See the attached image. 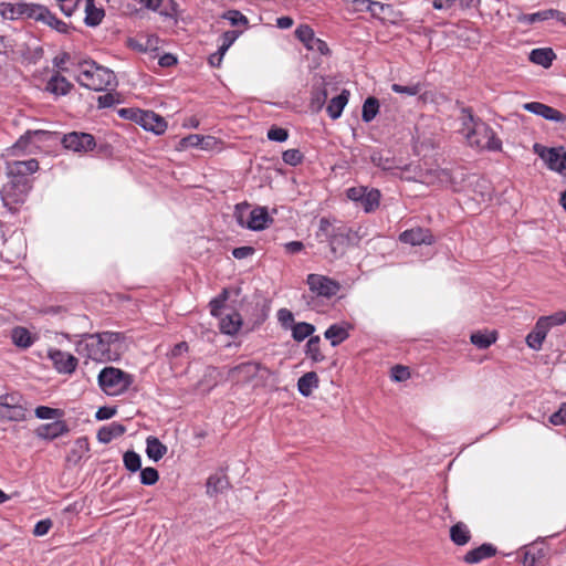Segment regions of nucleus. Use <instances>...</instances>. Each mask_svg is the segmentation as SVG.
<instances>
[{"mask_svg":"<svg viewBox=\"0 0 566 566\" xmlns=\"http://www.w3.org/2000/svg\"><path fill=\"white\" fill-rule=\"evenodd\" d=\"M23 399L18 392L0 396V418L8 421H22L25 419L27 409Z\"/></svg>","mask_w":566,"mask_h":566,"instance_id":"6e6552de","label":"nucleus"},{"mask_svg":"<svg viewBox=\"0 0 566 566\" xmlns=\"http://www.w3.org/2000/svg\"><path fill=\"white\" fill-rule=\"evenodd\" d=\"M12 342L18 347L28 348L33 344V337L31 333L24 327H15L12 329Z\"/></svg>","mask_w":566,"mask_h":566,"instance_id":"f704fd0d","label":"nucleus"},{"mask_svg":"<svg viewBox=\"0 0 566 566\" xmlns=\"http://www.w3.org/2000/svg\"><path fill=\"white\" fill-rule=\"evenodd\" d=\"M282 159L287 165L296 166L302 163L303 155L298 149H287L283 153Z\"/></svg>","mask_w":566,"mask_h":566,"instance_id":"864d4df0","label":"nucleus"},{"mask_svg":"<svg viewBox=\"0 0 566 566\" xmlns=\"http://www.w3.org/2000/svg\"><path fill=\"white\" fill-rule=\"evenodd\" d=\"M125 427L120 423L113 422L109 426L102 427L97 432V439L102 443H108L114 438L120 437L125 432Z\"/></svg>","mask_w":566,"mask_h":566,"instance_id":"bb28decb","label":"nucleus"},{"mask_svg":"<svg viewBox=\"0 0 566 566\" xmlns=\"http://www.w3.org/2000/svg\"><path fill=\"white\" fill-rule=\"evenodd\" d=\"M80 69L77 81L86 88L101 92L117 84L114 72L94 61H84L80 64Z\"/></svg>","mask_w":566,"mask_h":566,"instance_id":"7ed1b4c3","label":"nucleus"},{"mask_svg":"<svg viewBox=\"0 0 566 566\" xmlns=\"http://www.w3.org/2000/svg\"><path fill=\"white\" fill-rule=\"evenodd\" d=\"M124 335L103 332L85 335L76 343V353L96 361L117 360L124 348Z\"/></svg>","mask_w":566,"mask_h":566,"instance_id":"f257e3e1","label":"nucleus"},{"mask_svg":"<svg viewBox=\"0 0 566 566\" xmlns=\"http://www.w3.org/2000/svg\"><path fill=\"white\" fill-rule=\"evenodd\" d=\"M460 122L461 132L465 136V133H470L471 130H473L478 123H481L482 119L473 116L470 108L463 107L461 109Z\"/></svg>","mask_w":566,"mask_h":566,"instance_id":"e433bc0d","label":"nucleus"},{"mask_svg":"<svg viewBox=\"0 0 566 566\" xmlns=\"http://www.w3.org/2000/svg\"><path fill=\"white\" fill-rule=\"evenodd\" d=\"M88 451L87 440L82 438L75 441L74 448L70 451L66 457V461L76 464L82 457Z\"/></svg>","mask_w":566,"mask_h":566,"instance_id":"ea45409f","label":"nucleus"},{"mask_svg":"<svg viewBox=\"0 0 566 566\" xmlns=\"http://www.w3.org/2000/svg\"><path fill=\"white\" fill-rule=\"evenodd\" d=\"M159 479L158 471L154 468H145L140 472V481L145 485H153Z\"/></svg>","mask_w":566,"mask_h":566,"instance_id":"5fc2aeb1","label":"nucleus"},{"mask_svg":"<svg viewBox=\"0 0 566 566\" xmlns=\"http://www.w3.org/2000/svg\"><path fill=\"white\" fill-rule=\"evenodd\" d=\"M325 337L331 340L332 346H337L348 337V332L342 326L332 325L326 329Z\"/></svg>","mask_w":566,"mask_h":566,"instance_id":"a19ab883","label":"nucleus"},{"mask_svg":"<svg viewBox=\"0 0 566 566\" xmlns=\"http://www.w3.org/2000/svg\"><path fill=\"white\" fill-rule=\"evenodd\" d=\"M146 444V453L154 461H159L167 453V447L156 437H148Z\"/></svg>","mask_w":566,"mask_h":566,"instance_id":"c85d7f7f","label":"nucleus"},{"mask_svg":"<svg viewBox=\"0 0 566 566\" xmlns=\"http://www.w3.org/2000/svg\"><path fill=\"white\" fill-rule=\"evenodd\" d=\"M348 98L349 92L347 90H343L338 96L331 99L326 108L331 118L337 119L342 115L344 107L348 103Z\"/></svg>","mask_w":566,"mask_h":566,"instance_id":"a878e982","label":"nucleus"},{"mask_svg":"<svg viewBox=\"0 0 566 566\" xmlns=\"http://www.w3.org/2000/svg\"><path fill=\"white\" fill-rule=\"evenodd\" d=\"M133 114L134 122L139 124L146 130H150L159 135L167 128L165 118L151 111L133 112Z\"/></svg>","mask_w":566,"mask_h":566,"instance_id":"f8f14e48","label":"nucleus"},{"mask_svg":"<svg viewBox=\"0 0 566 566\" xmlns=\"http://www.w3.org/2000/svg\"><path fill=\"white\" fill-rule=\"evenodd\" d=\"M289 137L286 129L273 126L268 132V138L275 142H285Z\"/></svg>","mask_w":566,"mask_h":566,"instance_id":"4d7b16f0","label":"nucleus"},{"mask_svg":"<svg viewBox=\"0 0 566 566\" xmlns=\"http://www.w3.org/2000/svg\"><path fill=\"white\" fill-rule=\"evenodd\" d=\"M542 319H546V324L551 329L553 326L566 324V312L558 311L548 316H542Z\"/></svg>","mask_w":566,"mask_h":566,"instance_id":"6e6d98bb","label":"nucleus"},{"mask_svg":"<svg viewBox=\"0 0 566 566\" xmlns=\"http://www.w3.org/2000/svg\"><path fill=\"white\" fill-rule=\"evenodd\" d=\"M97 103L99 108H106L113 106L116 103H119V101L115 98L114 94L107 93L105 95L98 96Z\"/></svg>","mask_w":566,"mask_h":566,"instance_id":"338daca9","label":"nucleus"},{"mask_svg":"<svg viewBox=\"0 0 566 566\" xmlns=\"http://www.w3.org/2000/svg\"><path fill=\"white\" fill-rule=\"evenodd\" d=\"M523 108L547 120L556 123H564L566 120V116L562 112L539 102L525 103Z\"/></svg>","mask_w":566,"mask_h":566,"instance_id":"dca6fc26","label":"nucleus"},{"mask_svg":"<svg viewBox=\"0 0 566 566\" xmlns=\"http://www.w3.org/2000/svg\"><path fill=\"white\" fill-rule=\"evenodd\" d=\"M216 144H217V140L214 137L201 136V135H189L179 142L177 149L185 150L189 147H197L200 149H210Z\"/></svg>","mask_w":566,"mask_h":566,"instance_id":"aec40b11","label":"nucleus"},{"mask_svg":"<svg viewBox=\"0 0 566 566\" xmlns=\"http://www.w3.org/2000/svg\"><path fill=\"white\" fill-rule=\"evenodd\" d=\"M49 357L59 373L72 374L77 366V358L72 354L53 349L49 352Z\"/></svg>","mask_w":566,"mask_h":566,"instance_id":"f3484780","label":"nucleus"},{"mask_svg":"<svg viewBox=\"0 0 566 566\" xmlns=\"http://www.w3.org/2000/svg\"><path fill=\"white\" fill-rule=\"evenodd\" d=\"M328 97L327 90L325 88V84L322 83V86H317L312 92V98L310 103V107L314 112H318L322 109L326 99Z\"/></svg>","mask_w":566,"mask_h":566,"instance_id":"4c0bfd02","label":"nucleus"},{"mask_svg":"<svg viewBox=\"0 0 566 566\" xmlns=\"http://www.w3.org/2000/svg\"><path fill=\"white\" fill-rule=\"evenodd\" d=\"M242 324L241 316L238 313H232L222 317L220 321V329L228 335H234Z\"/></svg>","mask_w":566,"mask_h":566,"instance_id":"72a5a7b5","label":"nucleus"},{"mask_svg":"<svg viewBox=\"0 0 566 566\" xmlns=\"http://www.w3.org/2000/svg\"><path fill=\"white\" fill-rule=\"evenodd\" d=\"M62 144L66 149L85 153L95 147V139L91 134L73 132L64 135Z\"/></svg>","mask_w":566,"mask_h":566,"instance_id":"ddd939ff","label":"nucleus"},{"mask_svg":"<svg viewBox=\"0 0 566 566\" xmlns=\"http://www.w3.org/2000/svg\"><path fill=\"white\" fill-rule=\"evenodd\" d=\"M124 464L127 470L136 472L140 470V457L134 451H127L124 454Z\"/></svg>","mask_w":566,"mask_h":566,"instance_id":"603ef678","label":"nucleus"},{"mask_svg":"<svg viewBox=\"0 0 566 566\" xmlns=\"http://www.w3.org/2000/svg\"><path fill=\"white\" fill-rule=\"evenodd\" d=\"M554 59L555 53L549 48L535 49L530 53L531 62L542 65L543 67H549Z\"/></svg>","mask_w":566,"mask_h":566,"instance_id":"c756f323","label":"nucleus"},{"mask_svg":"<svg viewBox=\"0 0 566 566\" xmlns=\"http://www.w3.org/2000/svg\"><path fill=\"white\" fill-rule=\"evenodd\" d=\"M380 192L377 189H368L359 201L365 212H371L379 206Z\"/></svg>","mask_w":566,"mask_h":566,"instance_id":"58836bf2","label":"nucleus"},{"mask_svg":"<svg viewBox=\"0 0 566 566\" xmlns=\"http://www.w3.org/2000/svg\"><path fill=\"white\" fill-rule=\"evenodd\" d=\"M554 17H559V11L554 10V9H548V10H544V11L535 12V13H531V14L521 13L517 15L516 20L520 23L533 24L535 22L545 21V20H548Z\"/></svg>","mask_w":566,"mask_h":566,"instance_id":"cd10ccee","label":"nucleus"},{"mask_svg":"<svg viewBox=\"0 0 566 566\" xmlns=\"http://www.w3.org/2000/svg\"><path fill=\"white\" fill-rule=\"evenodd\" d=\"M295 35L307 50L318 51L322 54H327L329 52L327 44L321 39L315 38L312 28L306 24L297 27Z\"/></svg>","mask_w":566,"mask_h":566,"instance_id":"2eb2a0df","label":"nucleus"},{"mask_svg":"<svg viewBox=\"0 0 566 566\" xmlns=\"http://www.w3.org/2000/svg\"><path fill=\"white\" fill-rule=\"evenodd\" d=\"M306 283L312 293L326 298L335 296L340 290L339 282L321 274H310Z\"/></svg>","mask_w":566,"mask_h":566,"instance_id":"9d476101","label":"nucleus"},{"mask_svg":"<svg viewBox=\"0 0 566 566\" xmlns=\"http://www.w3.org/2000/svg\"><path fill=\"white\" fill-rule=\"evenodd\" d=\"M317 386L318 377L314 371L304 374L297 381V389L304 397H308Z\"/></svg>","mask_w":566,"mask_h":566,"instance_id":"7c9ffc66","label":"nucleus"},{"mask_svg":"<svg viewBox=\"0 0 566 566\" xmlns=\"http://www.w3.org/2000/svg\"><path fill=\"white\" fill-rule=\"evenodd\" d=\"M533 150L544 160L549 169L562 172L566 168V151L563 147L548 148L541 144H534Z\"/></svg>","mask_w":566,"mask_h":566,"instance_id":"1a4fd4ad","label":"nucleus"},{"mask_svg":"<svg viewBox=\"0 0 566 566\" xmlns=\"http://www.w3.org/2000/svg\"><path fill=\"white\" fill-rule=\"evenodd\" d=\"M85 13L86 17L84 21L90 27L98 25L105 15L104 10L102 8L95 7L94 0H86Z\"/></svg>","mask_w":566,"mask_h":566,"instance_id":"2f4dec72","label":"nucleus"},{"mask_svg":"<svg viewBox=\"0 0 566 566\" xmlns=\"http://www.w3.org/2000/svg\"><path fill=\"white\" fill-rule=\"evenodd\" d=\"M159 13L164 17L177 19L178 17V4L175 0H163Z\"/></svg>","mask_w":566,"mask_h":566,"instance_id":"09e8293b","label":"nucleus"},{"mask_svg":"<svg viewBox=\"0 0 566 566\" xmlns=\"http://www.w3.org/2000/svg\"><path fill=\"white\" fill-rule=\"evenodd\" d=\"M132 381L133 378L129 374L115 367H105L98 375L101 388L111 396L124 392Z\"/></svg>","mask_w":566,"mask_h":566,"instance_id":"423d86ee","label":"nucleus"},{"mask_svg":"<svg viewBox=\"0 0 566 566\" xmlns=\"http://www.w3.org/2000/svg\"><path fill=\"white\" fill-rule=\"evenodd\" d=\"M230 374L241 376L245 381H251L256 377L266 379L272 373L260 363L248 361L233 367Z\"/></svg>","mask_w":566,"mask_h":566,"instance_id":"4468645a","label":"nucleus"},{"mask_svg":"<svg viewBox=\"0 0 566 566\" xmlns=\"http://www.w3.org/2000/svg\"><path fill=\"white\" fill-rule=\"evenodd\" d=\"M463 192L468 197L469 201L467 205L469 209L475 210L476 206L491 199L492 186L486 179L476 175H470Z\"/></svg>","mask_w":566,"mask_h":566,"instance_id":"0eeeda50","label":"nucleus"},{"mask_svg":"<svg viewBox=\"0 0 566 566\" xmlns=\"http://www.w3.org/2000/svg\"><path fill=\"white\" fill-rule=\"evenodd\" d=\"M367 190L368 188L364 186L352 187L347 190V198L353 201L359 202Z\"/></svg>","mask_w":566,"mask_h":566,"instance_id":"69168bd1","label":"nucleus"},{"mask_svg":"<svg viewBox=\"0 0 566 566\" xmlns=\"http://www.w3.org/2000/svg\"><path fill=\"white\" fill-rule=\"evenodd\" d=\"M35 416L39 419H57L63 416V411L61 409H55L46 406H39L34 410Z\"/></svg>","mask_w":566,"mask_h":566,"instance_id":"de8ad7c7","label":"nucleus"},{"mask_svg":"<svg viewBox=\"0 0 566 566\" xmlns=\"http://www.w3.org/2000/svg\"><path fill=\"white\" fill-rule=\"evenodd\" d=\"M410 377V373L407 367L396 365L391 368V378L396 381H403Z\"/></svg>","mask_w":566,"mask_h":566,"instance_id":"bf43d9fd","label":"nucleus"},{"mask_svg":"<svg viewBox=\"0 0 566 566\" xmlns=\"http://www.w3.org/2000/svg\"><path fill=\"white\" fill-rule=\"evenodd\" d=\"M40 21L61 33L67 32V24L52 14L49 9H46V13H44L43 19Z\"/></svg>","mask_w":566,"mask_h":566,"instance_id":"a18cd8bd","label":"nucleus"},{"mask_svg":"<svg viewBox=\"0 0 566 566\" xmlns=\"http://www.w3.org/2000/svg\"><path fill=\"white\" fill-rule=\"evenodd\" d=\"M548 331L549 328L546 324V319H542V317H539L534 329L527 335L526 344L535 350L541 349Z\"/></svg>","mask_w":566,"mask_h":566,"instance_id":"412c9836","label":"nucleus"},{"mask_svg":"<svg viewBox=\"0 0 566 566\" xmlns=\"http://www.w3.org/2000/svg\"><path fill=\"white\" fill-rule=\"evenodd\" d=\"M223 18L228 19L232 25L248 24V19L237 10H230L224 13Z\"/></svg>","mask_w":566,"mask_h":566,"instance_id":"052dcab7","label":"nucleus"},{"mask_svg":"<svg viewBox=\"0 0 566 566\" xmlns=\"http://www.w3.org/2000/svg\"><path fill=\"white\" fill-rule=\"evenodd\" d=\"M316 237L322 241L326 240L328 242L329 252L326 254V258L329 261L342 258L349 247L348 238L344 233V226H334L326 218L319 220Z\"/></svg>","mask_w":566,"mask_h":566,"instance_id":"20e7f679","label":"nucleus"},{"mask_svg":"<svg viewBox=\"0 0 566 566\" xmlns=\"http://www.w3.org/2000/svg\"><path fill=\"white\" fill-rule=\"evenodd\" d=\"M451 541L457 545H465L470 541V532L467 526L459 522L450 530Z\"/></svg>","mask_w":566,"mask_h":566,"instance_id":"c9c22d12","label":"nucleus"},{"mask_svg":"<svg viewBox=\"0 0 566 566\" xmlns=\"http://www.w3.org/2000/svg\"><path fill=\"white\" fill-rule=\"evenodd\" d=\"M465 139L470 147L480 150L500 151L502 142L495 132L483 120L478 123L473 130L465 133Z\"/></svg>","mask_w":566,"mask_h":566,"instance_id":"39448f33","label":"nucleus"},{"mask_svg":"<svg viewBox=\"0 0 566 566\" xmlns=\"http://www.w3.org/2000/svg\"><path fill=\"white\" fill-rule=\"evenodd\" d=\"M9 176H27L35 172L39 169V163L35 159L15 160L7 165Z\"/></svg>","mask_w":566,"mask_h":566,"instance_id":"4be33fe9","label":"nucleus"},{"mask_svg":"<svg viewBox=\"0 0 566 566\" xmlns=\"http://www.w3.org/2000/svg\"><path fill=\"white\" fill-rule=\"evenodd\" d=\"M399 240L411 245L431 244L433 242V237L427 229L413 228L403 231L399 235Z\"/></svg>","mask_w":566,"mask_h":566,"instance_id":"6ab92c4d","label":"nucleus"},{"mask_svg":"<svg viewBox=\"0 0 566 566\" xmlns=\"http://www.w3.org/2000/svg\"><path fill=\"white\" fill-rule=\"evenodd\" d=\"M229 485V481L226 474H213L209 476L207 481V493L212 496L226 490Z\"/></svg>","mask_w":566,"mask_h":566,"instance_id":"473e14b6","label":"nucleus"},{"mask_svg":"<svg viewBox=\"0 0 566 566\" xmlns=\"http://www.w3.org/2000/svg\"><path fill=\"white\" fill-rule=\"evenodd\" d=\"M248 205L244 206H237V220L241 226L247 224V227L251 230L259 231L263 230L268 227L270 222H272V219L270 218L266 208L264 207H256L249 213V219L247 222L243 219V209H247Z\"/></svg>","mask_w":566,"mask_h":566,"instance_id":"9b49d317","label":"nucleus"},{"mask_svg":"<svg viewBox=\"0 0 566 566\" xmlns=\"http://www.w3.org/2000/svg\"><path fill=\"white\" fill-rule=\"evenodd\" d=\"M361 228L359 227L357 230H353L350 228H347L344 226V233L348 238V244L356 245L361 240V238L365 235L364 233H360Z\"/></svg>","mask_w":566,"mask_h":566,"instance_id":"680f3d73","label":"nucleus"},{"mask_svg":"<svg viewBox=\"0 0 566 566\" xmlns=\"http://www.w3.org/2000/svg\"><path fill=\"white\" fill-rule=\"evenodd\" d=\"M306 354L314 360V361H322L324 360V355L321 353L319 349V337L314 336L311 337L306 344Z\"/></svg>","mask_w":566,"mask_h":566,"instance_id":"49530a36","label":"nucleus"},{"mask_svg":"<svg viewBox=\"0 0 566 566\" xmlns=\"http://www.w3.org/2000/svg\"><path fill=\"white\" fill-rule=\"evenodd\" d=\"M277 317L282 326H284L285 328H287L294 322L293 313L286 308L280 310L277 313Z\"/></svg>","mask_w":566,"mask_h":566,"instance_id":"774afa93","label":"nucleus"},{"mask_svg":"<svg viewBox=\"0 0 566 566\" xmlns=\"http://www.w3.org/2000/svg\"><path fill=\"white\" fill-rule=\"evenodd\" d=\"M391 90L398 94H406L409 96H415L421 92L422 85L420 83H416V84H411V85L392 84Z\"/></svg>","mask_w":566,"mask_h":566,"instance_id":"3c124183","label":"nucleus"},{"mask_svg":"<svg viewBox=\"0 0 566 566\" xmlns=\"http://www.w3.org/2000/svg\"><path fill=\"white\" fill-rule=\"evenodd\" d=\"M60 6L61 11L70 17L74 10L77 8L80 0H56Z\"/></svg>","mask_w":566,"mask_h":566,"instance_id":"0e129e2a","label":"nucleus"},{"mask_svg":"<svg viewBox=\"0 0 566 566\" xmlns=\"http://www.w3.org/2000/svg\"><path fill=\"white\" fill-rule=\"evenodd\" d=\"M496 549L491 544H482L480 547L469 551L463 559L468 564H476L495 555Z\"/></svg>","mask_w":566,"mask_h":566,"instance_id":"5701e85b","label":"nucleus"},{"mask_svg":"<svg viewBox=\"0 0 566 566\" xmlns=\"http://www.w3.org/2000/svg\"><path fill=\"white\" fill-rule=\"evenodd\" d=\"M314 329L315 328L312 324L297 323L292 326V335L295 340L301 342L312 335Z\"/></svg>","mask_w":566,"mask_h":566,"instance_id":"c03bdc74","label":"nucleus"},{"mask_svg":"<svg viewBox=\"0 0 566 566\" xmlns=\"http://www.w3.org/2000/svg\"><path fill=\"white\" fill-rule=\"evenodd\" d=\"M72 84L65 77L53 76L48 83V90L54 94H66L71 90Z\"/></svg>","mask_w":566,"mask_h":566,"instance_id":"37998d69","label":"nucleus"},{"mask_svg":"<svg viewBox=\"0 0 566 566\" xmlns=\"http://www.w3.org/2000/svg\"><path fill=\"white\" fill-rule=\"evenodd\" d=\"M471 343L480 349H485L497 339L496 331H478L471 334Z\"/></svg>","mask_w":566,"mask_h":566,"instance_id":"b1692460","label":"nucleus"},{"mask_svg":"<svg viewBox=\"0 0 566 566\" xmlns=\"http://www.w3.org/2000/svg\"><path fill=\"white\" fill-rule=\"evenodd\" d=\"M371 163L384 169V170H390L394 168V161L389 157H385L380 151H374L370 155Z\"/></svg>","mask_w":566,"mask_h":566,"instance_id":"8fccbe9b","label":"nucleus"},{"mask_svg":"<svg viewBox=\"0 0 566 566\" xmlns=\"http://www.w3.org/2000/svg\"><path fill=\"white\" fill-rule=\"evenodd\" d=\"M237 38V31H227L222 34V44L219 48L221 50V54H224L227 52V50L232 45Z\"/></svg>","mask_w":566,"mask_h":566,"instance_id":"e2e57ef3","label":"nucleus"},{"mask_svg":"<svg viewBox=\"0 0 566 566\" xmlns=\"http://www.w3.org/2000/svg\"><path fill=\"white\" fill-rule=\"evenodd\" d=\"M70 431L64 420H56L51 423L42 424L35 429V434L40 439L53 440Z\"/></svg>","mask_w":566,"mask_h":566,"instance_id":"a211bd4d","label":"nucleus"},{"mask_svg":"<svg viewBox=\"0 0 566 566\" xmlns=\"http://www.w3.org/2000/svg\"><path fill=\"white\" fill-rule=\"evenodd\" d=\"M468 175L463 168H436L421 170L419 178L426 185L448 188L455 192H463L468 182Z\"/></svg>","mask_w":566,"mask_h":566,"instance_id":"f03ea898","label":"nucleus"},{"mask_svg":"<svg viewBox=\"0 0 566 566\" xmlns=\"http://www.w3.org/2000/svg\"><path fill=\"white\" fill-rule=\"evenodd\" d=\"M379 111V102L376 97H368L363 105L361 118L364 122H371Z\"/></svg>","mask_w":566,"mask_h":566,"instance_id":"79ce46f5","label":"nucleus"},{"mask_svg":"<svg viewBox=\"0 0 566 566\" xmlns=\"http://www.w3.org/2000/svg\"><path fill=\"white\" fill-rule=\"evenodd\" d=\"M549 422L554 426H566V402L562 403L559 409L549 417Z\"/></svg>","mask_w":566,"mask_h":566,"instance_id":"13d9d810","label":"nucleus"},{"mask_svg":"<svg viewBox=\"0 0 566 566\" xmlns=\"http://www.w3.org/2000/svg\"><path fill=\"white\" fill-rule=\"evenodd\" d=\"M46 7L34 3H18L15 10H18V14L22 17L34 19L35 21H40L43 19L44 13H46Z\"/></svg>","mask_w":566,"mask_h":566,"instance_id":"393cba45","label":"nucleus"}]
</instances>
